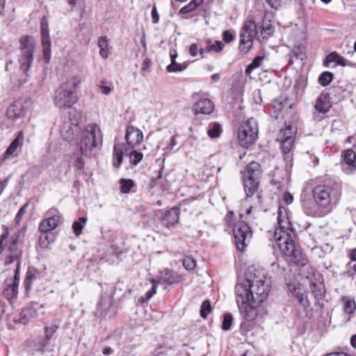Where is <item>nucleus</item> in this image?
Returning a JSON list of instances; mask_svg holds the SVG:
<instances>
[{
	"mask_svg": "<svg viewBox=\"0 0 356 356\" xmlns=\"http://www.w3.org/2000/svg\"><path fill=\"white\" fill-rule=\"evenodd\" d=\"M269 291L270 282L263 270H257L236 285V301L246 321H252L257 317V308L267 300Z\"/></svg>",
	"mask_w": 356,
	"mask_h": 356,
	"instance_id": "1",
	"label": "nucleus"
},
{
	"mask_svg": "<svg viewBox=\"0 0 356 356\" xmlns=\"http://www.w3.org/2000/svg\"><path fill=\"white\" fill-rule=\"evenodd\" d=\"M24 235L19 231L10 234L9 228L3 227L0 235V262L4 265L16 264L15 275L13 278H8L4 282L3 294L9 301L17 298L19 283V268L24 253Z\"/></svg>",
	"mask_w": 356,
	"mask_h": 356,
	"instance_id": "2",
	"label": "nucleus"
},
{
	"mask_svg": "<svg viewBox=\"0 0 356 356\" xmlns=\"http://www.w3.org/2000/svg\"><path fill=\"white\" fill-rule=\"evenodd\" d=\"M301 194V204L305 213L312 217H323L332 211L341 197V185L333 180H325L312 188L313 199Z\"/></svg>",
	"mask_w": 356,
	"mask_h": 356,
	"instance_id": "3",
	"label": "nucleus"
},
{
	"mask_svg": "<svg viewBox=\"0 0 356 356\" xmlns=\"http://www.w3.org/2000/svg\"><path fill=\"white\" fill-rule=\"evenodd\" d=\"M77 143L79 152L74 153L71 157L72 163L77 169H82L85 162L82 156L92 157L98 154L102 145V134L97 124L91 123L82 129Z\"/></svg>",
	"mask_w": 356,
	"mask_h": 356,
	"instance_id": "4",
	"label": "nucleus"
},
{
	"mask_svg": "<svg viewBox=\"0 0 356 356\" xmlns=\"http://www.w3.org/2000/svg\"><path fill=\"white\" fill-rule=\"evenodd\" d=\"M289 222L278 220V227L275 231V239L280 250L284 254L290 258V261L296 266H305L308 260L296 247L294 242L295 233L290 227H286L284 225Z\"/></svg>",
	"mask_w": 356,
	"mask_h": 356,
	"instance_id": "5",
	"label": "nucleus"
},
{
	"mask_svg": "<svg viewBox=\"0 0 356 356\" xmlns=\"http://www.w3.org/2000/svg\"><path fill=\"white\" fill-rule=\"evenodd\" d=\"M243 175V187L246 198L252 197L257 191L261 169L259 163L252 161L241 171Z\"/></svg>",
	"mask_w": 356,
	"mask_h": 356,
	"instance_id": "6",
	"label": "nucleus"
},
{
	"mask_svg": "<svg viewBox=\"0 0 356 356\" xmlns=\"http://www.w3.org/2000/svg\"><path fill=\"white\" fill-rule=\"evenodd\" d=\"M81 114L76 110H72L68 113L60 126V134L65 140L70 143L77 141L82 129L79 127Z\"/></svg>",
	"mask_w": 356,
	"mask_h": 356,
	"instance_id": "7",
	"label": "nucleus"
},
{
	"mask_svg": "<svg viewBox=\"0 0 356 356\" xmlns=\"http://www.w3.org/2000/svg\"><path fill=\"white\" fill-rule=\"evenodd\" d=\"M19 44L18 55L19 68L24 72H27L33 61L35 42L32 36L24 35L19 38Z\"/></svg>",
	"mask_w": 356,
	"mask_h": 356,
	"instance_id": "8",
	"label": "nucleus"
},
{
	"mask_svg": "<svg viewBox=\"0 0 356 356\" xmlns=\"http://www.w3.org/2000/svg\"><path fill=\"white\" fill-rule=\"evenodd\" d=\"M124 156H129V161L134 165H136L143 158V154L141 152L131 148H127L124 143L115 144L113 152V165L115 168H120Z\"/></svg>",
	"mask_w": 356,
	"mask_h": 356,
	"instance_id": "9",
	"label": "nucleus"
},
{
	"mask_svg": "<svg viewBox=\"0 0 356 356\" xmlns=\"http://www.w3.org/2000/svg\"><path fill=\"white\" fill-rule=\"evenodd\" d=\"M257 136L258 125L254 118H250L241 124L238 138L241 146L248 148L256 141Z\"/></svg>",
	"mask_w": 356,
	"mask_h": 356,
	"instance_id": "10",
	"label": "nucleus"
},
{
	"mask_svg": "<svg viewBox=\"0 0 356 356\" xmlns=\"http://www.w3.org/2000/svg\"><path fill=\"white\" fill-rule=\"evenodd\" d=\"M257 33V26L254 22H246L241 31L238 50L242 54H247L252 47L253 38Z\"/></svg>",
	"mask_w": 356,
	"mask_h": 356,
	"instance_id": "11",
	"label": "nucleus"
},
{
	"mask_svg": "<svg viewBox=\"0 0 356 356\" xmlns=\"http://www.w3.org/2000/svg\"><path fill=\"white\" fill-rule=\"evenodd\" d=\"M296 128L292 125H286L280 129L277 134L276 140L280 143V147L284 156H286L293 147Z\"/></svg>",
	"mask_w": 356,
	"mask_h": 356,
	"instance_id": "12",
	"label": "nucleus"
},
{
	"mask_svg": "<svg viewBox=\"0 0 356 356\" xmlns=\"http://www.w3.org/2000/svg\"><path fill=\"white\" fill-rule=\"evenodd\" d=\"M233 232L236 248L243 251L247 247L252 236L250 227L247 224L240 222L235 225Z\"/></svg>",
	"mask_w": 356,
	"mask_h": 356,
	"instance_id": "13",
	"label": "nucleus"
},
{
	"mask_svg": "<svg viewBox=\"0 0 356 356\" xmlns=\"http://www.w3.org/2000/svg\"><path fill=\"white\" fill-rule=\"evenodd\" d=\"M53 100L58 108H70L78 101V97L74 90H55Z\"/></svg>",
	"mask_w": 356,
	"mask_h": 356,
	"instance_id": "14",
	"label": "nucleus"
},
{
	"mask_svg": "<svg viewBox=\"0 0 356 356\" xmlns=\"http://www.w3.org/2000/svg\"><path fill=\"white\" fill-rule=\"evenodd\" d=\"M41 40L42 47L43 60L46 64H48L51 60V39L49 33L48 21L44 16L40 22Z\"/></svg>",
	"mask_w": 356,
	"mask_h": 356,
	"instance_id": "15",
	"label": "nucleus"
},
{
	"mask_svg": "<svg viewBox=\"0 0 356 356\" xmlns=\"http://www.w3.org/2000/svg\"><path fill=\"white\" fill-rule=\"evenodd\" d=\"M47 214L48 218L40 222L38 228L42 233H47L56 228L60 220V216L56 209H49Z\"/></svg>",
	"mask_w": 356,
	"mask_h": 356,
	"instance_id": "16",
	"label": "nucleus"
},
{
	"mask_svg": "<svg viewBox=\"0 0 356 356\" xmlns=\"http://www.w3.org/2000/svg\"><path fill=\"white\" fill-rule=\"evenodd\" d=\"M341 167L346 174H351L356 170V153L351 149H348L341 153Z\"/></svg>",
	"mask_w": 356,
	"mask_h": 356,
	"instance_id": "17",
	"label": "nucleus"
},
{
	"mask_svg": "<svg viewBox=\"0 0 356 356\" xmlns=\"http://www.w3.org/2000/svg\"><path fill=\"white\" fill-rule=\"evenodd\" d=\"M125 140L129 148L134 149L143 140V134L141 130L134 126H129L127 129Z\"/></svg>",
	"mask_w": 356,
	"mask_h": 356,
	"instance_id": "18",
	"label": "nucleus"
},
{
	"mask_svg": "<svg viewBox=\"0 0 356 356\" xmlns=\"http://www.w3.org/2000/svg\"><path fill=\"white\" fill-rule=\"evenodd\" d=\"M179 209L172 207L167 211L161 218V224L165 227H170L178 222L179 219Z\"/></svg>",
	"mask_w": 356,
	"mask_h": 356,
	"instance_id": "19",
	"label": "nucleus"
},
{
	"mask_svg": "<svg viewBox=\"0 0 356 356\" xmlns=\"http://www.w3.org/2000/svg\"><path fill=\"white\" fill-rule=\"evenodd\" d=\"M155 280L156 282H158V285L163 284L171 285L175 283H178L180 280V277L175 271L165 269L161 271L160 276Z\"/></svg>",
	"mask_w": 356,
	"mask_h": 356,
	"instance_id": "20",
	"label": "nucleus"
},
{
	"mask_svg": "<svg viewBox=\"0 0 356 356\" xmlns=\"http://www.w3.org/2000/svg\"><path fill=\"white\" fill-rule=\"evenodd\" d=\"M24 102L23 99H19L13 102L7 109L8 118L11 120H16L21 117L24 112Z\"/></svg>",
	"mask_w": 356,
	"mask_h": 356,
	"instance_id": "21",
	"label": "nucleus"
},
{
	"mask_svg": "<svg viewBox=\"0 0 356 356\" xmlns=\"http://www.w3.org/2000/svg\"><path fill=\"white\" fill-rule=\"evenodd\" d=\"M24 141V134L19 131L15 139L10 143L3 154V159H6L17 155V149L21 148Z\"/></svg>",
	"mask_w": 356,
	"mask_h": 356,
	"instance_id": "22",
	"label": "nucleus"
},
{
	"mask_svg": "<svg viewBox=\"0 0 356 356\" xmlns=\"http://www.w3.org/2000/svg\"><path fill=\"white\" fill-rule=\"evenodd\" d=\"M289 289L305 309L310 307V302L308 299L307 293H303L300 287L296 285H289Z\"/></svg>",
	"mask_w": 356,
	"mask_h": 356,
	"instance_id": "23",
	"label": "nucleus"
},
{
	"mask_svg": "<svg viewBox=\"0 0 356 356\" xmlns=\"http://www.w3.org/2000/svg\"><path fill=\"white\" fill-rule=\"evenodd\" d=\"M214 109L213 102L207 98L200 99L195 104V111L196 113H202L205 115L211 114Z\"/></svg>",
	"mask_w": 356,
	"mask_h": 356,
	"instance_id": "24",
	"label": "nucleus"
},
{
	"mask_svg": "<svg viewBox=\"0 0 356 356\" xmlns=\"http://www.w3.org/2000/svg\"><path fill=\"white\" fill-rule=\"evenodd\" d=\"M332 106L329 95L325 93H321L318 97L315 105L316 110L321 113H327Z\"/></svg>",
	"mask_w": 356,
	"mask_h": 356,
	"instance_id": "25",
	"label": "nucleus"
},
{
	"mask_svg": "<svg viewBox=\"0 0 356 356\" xmlns=\"http://www.w3.org/2000/svg\"><path fill=\"white\" fill-rule=\"evenodd\" d=\"M271 13H267L264 15L261 26L259 27L261 29V33L263 38L271 35L274 31V27L271 24Z\"/></svg>",
	"mask_w": 356,
	"mask_h": 356,
	"instance_id": "26",
	"label": "nucleus"
},
{
	"mask_svg": "<svg viewBox=\"0 0 356 356\" xmlns=\"http://www.w3.org/2000/svg\"><path fill=\"white\" fill-rule=\"evenodd\" d=\"M111 305L112 300L110 297L102 296L97 305V309L94 313V316L97 318L102 316L104 314H106Z\"/></svg>",
	"mask_w": 356,
	"mask_h": 356,
	"instance_id": "27",
	"label": "nucleus"
},
{
	"mask_svg": "<svg viewBox=\"0 0 356 356\" xmlns=\"http://www.w3.org/2000/svg\"><path fill=\"white\" fill-rule=\"evenodd\" d=\"M37 310L31 306L24 308L19 314V322L23 325L27 324L31 318L37 316Z\"/></svg>",
	"mask_w": 356,
	"mask_h": 356,
	"instance_id": "28",
	"label": "nucleus"
},
{
	"mask_svg": "<svg viewBox=\"0 0 356 356\" xmlns=\"http://www.w3.org/2000/svg\"><path fill=\"white\" fill-rule=\"evenodd\" d=\"M292 102L286 94L274 100L273 107L277 111H282L284 108H290L292 106Z\"/></svg>",
	"mask_w": 356,
	"mask_h": 356,
	"instance_id": "29",
	"label": "nucleus"
},
{
	"mask_svg": "<svg viewBox=\"0 0 356 356\" xmlns=\"http://www.w3.org/2000/svg\"><path fill=\"white\" fill-rule=\"evenodd\" d=\"M333 62L341 66H346L347 65V60L343 57L338 54L336 51H333L327 55L325 60H324V63L326 66H328L330 63Z\"/></svg>",
	"mask_w": 356,
	"mask_h": 356,
	"instance_id": "30",
	"label": "nucleus"
},
{
	"mask_svg": "<svg viewBox=\"0 0 356 356\" xmlns=\"http://www.w3.org/2000/svg\"><path fill=\"white\" fill-rule=\"evenodd\" d=\"M222 133V128L219 123L212 122L209 124L207 134L211 138H218Z\"/></svg>",
	"mask_w": 356,
	"mask_h": 356,
	"instance_id": "31",
	"label": "nucleus"
},
{
	"mask_svg": "<svg viewBox=\"0 0 356 356\" xmlns=\"http://www.w3.org/2000/svg\"><path fill=\"white\" fill-rule=\"evenodd\" d=\"M82 80L80 76H72L66 82L63 83L61 88L62 89H73L78 88Z\"/></svg>",
	"mask_w": 356,
	"mask_h": 356,
	"instance_id": "32",
	"label": "nucleus"
},
{
	"mask_svg": "<svg viewBox=\"0 0 356 356\" xmlns=\"http://www.w3.org/2000/svg\"><path fill=\"white\" fill-rule=\"evenodd\" d=\"M86 217H81L77 221H74L72 224V229L74 234L78 236L82 233L83 228L84 227L86 222Z\"/></svg>",
	"mask_w": 356,
	"mask_h": 356,
	"instance_id": "33",
	"label": "nucleus"
},
{
	"mask_svg": "<svg viewBox=\"0 0 356 356\" xmlns=\"http://www.w3.org/2000/svg\"><path fill=\"white\" fill-rule=\"evenodd\" d=\"M120 192L124 194L129 193L135 185L134 181L130 179H121L120 180Z\"/></svg>",
	"mask_w": 356,
	"mask_h": 356,
	"instance_id": "34",
	"label": "nucleus"
},
{
	"mask_svg": "<svg viewBox=\"0 0 356 356\" xmlns=\"http://www.w3.org/2000/svg\"><path fill=\"white\" fill-rule=\"evenodd\" d=\"M151 282L152 283V286L151 290L147 291L145 293V296H141L140 298L139 299V301L141 303H144V302L148 301L156 293L158 282H156V280H154V279L152 280Z\"/></svg>",
	"mask_w": 356,
	"mask_h": 356,
	"instance_id": "35",
	"label": "nucleus"
},
{
	"mask_svg": "<svg viewBox=\"0 0 356 356\" xmlns=\"http://www.w3.org/2000/svg\"><path fill=\"white\" fill-rule=\"evenodd\" d=\"M265 58V57L264 56H256L252 62L249 64L246 69H245V73L247 74H250L251 72L255 69V68H257L259 67L261 65V63L262 61L264 60V59Z\"/></svg>",
	"mask_w": 356,
	"mask_h": 356,
	"instance_id": "36",
	"label": "nucleus"
},
{
	"mask_svg": "<svg viewBox=\"0 0 356 356\" xmlns=\"http://www.w3.org/2000/svg\"><path fill=\"white\" fill-rule=\"evenodd\" d=\"M333 79V74L330 72H324L318 77V82L323 86H328Z\"/></svg>",
	"mask_w": 356,
	"mask_h": 356,
	"instance_id": "37",
	"label": "nucleus"
},
{
	"mask_svg": "<svg viewBox=\"0 0 356 356\" xmlns=\"http://www.w3.org/2000/svg\"><path fill=\"white\" fill-rule=\"evenodd\" d=\"M54 241V236L51 234L43 233L40 236L39 243L42 248H47L48 245Z\"/></svg>",
	"mask_w": 356,
	"mask_h": 356,
	"instance_id": "38",
	"label": "nucleus"
},
{
	"mask_svg": "<svg viewBox=\"0 0 356 356\" xmlns=\"http://www.w3.org/2000/svg\"><path fill=\"white\" fill-rule=\"evenodd\" d=\"M35 280L36 276L35 274L31 271H28L24 281V286L26 292L31 289L32 284Z\"/></svg>",
	"mask_w": 356,
	"mask_h": 356,
	"instance_id": "39",
	"label": "nucleus"
},
{
	"mask_svg": "<svg viewBox=\"0 0 356 356\" xmlns=\"http://www.w3.org/2000/svg\"><path fill=\"white\" fill-rule=\"evenodd\" d=\"M58 328L59 326L56 324H50L49 325H46L44 328L46 340H50L53 335L57 332Z\"/></svg>",
	"mask_w": 356,
	"mask_h": 356,
	"instance_id": "40",
	"label": "nucleus"
},
{
	"mask_svg": "<svg viewBox=\"0 0 356 356\" xmlns=\"http://www.w3.org/2000/svg\"><path fill=\"white\" fill-rule=\"evenodd\" d=\"M211 306L210 301L209 300H204L201 305L200 311L201 317L203 318H206L208 314L211 312Z\"/></svg>",
	"mask_w": 356,
	"mask_h": 356,
	"instance_id": "41",
	"label": "nucleus"
},
{
	"mask_svg": "<svg viewBox=\"0 0 356 356\" xmlns=\"http://www.w3.org/2000/svg\"><path fill=\"white\" fill-rule=\"evenodd\" d=\"M311 290L312 293H313L314 298L316 300H319L323 299L324 296L323 289L320 287H318V285L316 284L313 283L311 284Z\"/></svg>",
	"mask_w": 356,
	"mask_h": 356,
	"instance_id": "42",
	"label": "nucleus"
},
{
	"mask_svg": "<svg viewBox=\"0 0 356 356\" xmlns=\"http://www.w3.org/2000/svg\"><path fill=\"white\" fill-rule=\"evenodd\" d=\"M182 264L186 270H191L196 266L195 260L191 256L185 257L182 260Z\"/></svg>",
	"mask_w": 356,
	"mask_h": 356,
	"instance_id": "43",
	"label": "nucleus"
},
{
	"mask_svg": "<svg viewBox=\"0 0 356 356\" xmlns=\"http://www.w3.org/2000/svg\"><path fill=\"white\" fill-rule=\"evenodd\" d=\"M29 202H26L19 209L15 218V222L16 225H19L20 224L22 218L24 217L26 212V209L29 207Z\"/></svg>",
	"mask_w": 356,
	"mask_h": 356,
	"instance_id": "44",
	"label": "nucleus"
},
{
	"mask_svg": "<svg viewBox=\"0 0 356 356\" xmlns=\"http://www.w3.org/2000/svg\"><path fill=\"white\" fill-rule=\"evenodd\" d=\"M233 317L231 314H225L224 315L223 321L222 324V330H229L231 328L232 324Z\"/></svg>",
	"mask_w": 356,
	"mask_h": 356,
	"instance_id": "45",
	"label": "nucleus"
},
{
	"mask_svg": "<svg viewBox=\"0 0 356 356\" xmlns=\"http://www.w3.org/2000/svg\"><path fill=\"white\" fill-rule=\"evenodd\" d=\"M50 340H46V337L44 336V339L40 340L38 343V350L41 352H44L47 350H51V348H48L49 345Z\"/></svg>",
	"mask_w": 356,
	"mask_h": 356,
	"instance_id": "46",
	"label": "nucleus"
},
{
	"mask_svg": "<svg viewBox=\"0 0 356 356\" xmlns=\"http://www.w3.org/2000/svg\"><path fill=\"white\" fill-rule=\"evenodd\" d=\"M356 309V305L355 301L353 300H347L344 305V311L348 314H351L354 312Z\"/></svg>",
	"mask_w": 356,
	"mask_h": 356,
	"instance_id": "47",
	"label": "nucleus"
},
{
	"mask_svg": "<svg viewBox=\"0 0 356 356\" xmlns=\"http://www.w3.org/2000/svg\"><path fill=\"white\" fill-rule=\"evenodd\" d=\"M222 40L226 44H228L234 40V36L229 30H226L222 33Z\"/></svg>",
	"mask_w": 356,
	"mask_h": 356,
	"instance_id": "48",
	"label": "nucleus"
},
{
	"mask_svg": "<svg viewBox=\"0 0 356 356\" xmlns=\"http://www.w3.org/2000/svg\"><path fill=\"white\" fill-rule=\"evenodd\" d=\"M98 47L99 49L108 48V40L106 36H101L98 40Z\"/></svg>",
	"mask_w": 356,
	"mask_h": 356,
	"instance_id": "49",
	"label": "nucleus"
},
{
	"mask_svg": "<svg viewBox=\"0 0 356 356\" xmlns=\"http://www.w3.org/2000/svg\"><path fill=\"white\" fill-rule=\"evenodd\" d=\"M212 47V51L215 52H220L222 51L224 48V44L222 42L219 40H216L213 44H211Z\"/></svg>",
	"mask_w": 356,
	"mask_h": 356,
	"instance_id": "50",
	"label": "nucleus"
},
{
	"mask_svg": "<svg viewBox=\"0 0 356 356\" xmlns=\"http://www.w3.org/2000/svg\"><path fill=\"white\" fill-rule=\"evenodd\" d=\"M68 3L73 8H82L83 0H67Z\"/></svg>",
	"mask_w": 356,
	"mask_h": 356,
	"instance_id": "51",
	"label": "nucleus"
},
{
	"mask_svg": "<svg viewBox=\"0 0 356 356\" xmlns=\"http://www.w3.org/2000/svg\"><path fill=\"white\" fill-rule=\"evenodd\" d=\"M152 20L154 24H156L159 20V16L156 10V7L155 5L153 6L152 10Z\"/></svg>",
	"mask_w": 356,
	"mask_h": 356,
	"instance_id": "52",
	"label": "nucleus"
},
{
	"mask_svg": "<svg viewBox=\"0 0 356 356\" xmlns=\"http://www.w3.org/2000/svg\"><path fill=\"white\" fill-rule=\"evenodd\" d=\"M177 63L175 60H171V64L168 65L166 67V70L169 72H181L180 68H175V65Z\"/></svg>",
	"mask_w": 356,
	"mask_h": 356,
	"instance_id": "53",
	"label": "nucleus"
},
{
	"mask_svg": "<svg viewBox=\"0 0 356 356\" xmlns=\"http://www.w3.org/2000/svg\"><path fill=\"white\" fill-rule=\"evenodd\" d=\"M189 52L192 56H197L198 52L200 53V49L198 48L197 44L195 43L191 44L189 47Z\"/></svg>",
	"mask_w": 356,
	"mask_h": 356,
	"instance_id": "54",
	"label": "nucleus"
},
{
	"mask_svg": "<svg viewBox=\"0 0 356 356\" xmlns=\"http://www.w3.org/2000/svg\"><path fill=\"white\" fill-rule=\"evenodd\" d=\"M266 1L272 8L277 9L281 6V0H266Z\"/></svg>",
	"mask_w": 356,
	"mask_h": 356,
	"instance_id": "55",
	"label": "nucleus"
},
{
	"mask_svg": "<svg viewBox=\"0 0 356 356\" xmlns=\"http://www.w3.org/2000/svg\"><path fill=\"white\" fill-rule=\"evenodd\" d=\"M211 42V40L208 39L206 40V43L207 44V47L205 48H200V54L202 55L204 53H209L211 51H212L211 45L209 44Z\"/></svg>",
	"mask_w": 356,
	"mask_h": 356,
	"instance_id": "56",
	"label": "nucleus"
},
{
	"mask_svg": "<svg viewBox=\"0 0 356 356\" xmlns=\"http://www.w3.org/2000/svg\"><path fill=\"white\" fill-rule=\"evenodd\" d=\"M203 2V0H192L189 3V6L192 10H195L198 6H200Z\"/></svg>",
	"mask_w": 356,
	"mask_h": 356,
	"instance_id": "57",
	"label": "nucleus"
},
{
	"mask_svg": "<svg viewBox=\"0 0 356 356\" xmlns=\"http://www.w3.org/2000/svg\"><path fill=\"white\" fill-rule=\"evenodd\" d=\"M203 2V0H192L189 3V6L192 10H195L198 6H200Z\"/></svg>",
	"mask_w": 356,
	"mask_h": 356,
	"instance_id": "58",
	"label": "nucleus"
},
{
	"mask_svg": "<svg viewBox=\"0 0 356 356\" xmlns=\"http://www.w3.org/2000/svg\"><path fill=\"white\" fill-rule=\"evenodd\" d=\"M203 2V0H192L189 3V6L192 10H195L198 6H200Z\"/></svg>",
	"mask_w": 356,
	"mask_h": 356,
	"instance_id": "59",
	"label": "nucleus"
},
{
	"mask_svg": "<svg viewBox=\"0 0 356 356\" xmlns=\"http://www.w3.org/2000/svg\"><path fill=\"white\" fill-rule=\"evenodd\" d=\"M203 2V0H192L189 3V6L192 10H195L198 6H200Z\"/></svg>",
	"mask_w": 356,
	"mask_h": 356,
	"instance_id": "60",
	"label": "nucleus"
},
{
	"mask_svg": "<svg viewBox=\"0 0 356 356\" xmlns=\"http://www.w3.org/2000/svg\"><path fill=\"white\" fill-rule=\"evenodd\" d=\"M305 157H309L311 159V163H312L314 165H316L318 162V159L316 156H313L309 152H307L305 154ZM307 159V158H305Z\"/></svg>",
	"mask_w": 356,
	"mask_h": 356,
	"instance_id": "61",
	"label": "nucleus"
},
{
	"mask_svg": "<svg viewBox=\"0 0 356 356\" xmlns=\"http://www.w3.org/2000/svg\"><path fill=\"white\" fill-rule=\"evenodd\" d=\"M193 12L192 9L191 8V7L189 6L188 4L186 5L185 6L182 7L179 13V14H181V15H185V14H188L189 13H191Z\"/></svg>",
	"mask_w": 356,
	"mask_h": 356,
	"instance_id": "62",
	"label": "nucleus"
},
{
	"mask_svg": "<svg viewBox=\"0 0 356 356\" xmlns=\"http://www.w3.org/2000/svg\"><path fill=\"white\" fill-rule=\"evenodd\" d=\"M323 356H351L344 352H333L328 354H325Z\"/></svg>",
	"mask_w": 356,
	"mask_h": 356,
	"instance_id": "63",
	"label": "nucleus"
},
{
	"mask_svg": "<svg viewBox=\"0 0 356 356\" xmlns=\"http://www.w3.org/2000/svg\"><path fill=\"white\" fill-rule=\"evenodd\" d=\"M348 257L350 260L356 261V248L352 249L348 253Z\"/></svg>",
	"mask_w": 356,
	"mask_h": 356,
	"instance_id": "64",
	"label": "nucleus"
}]
</instances>
